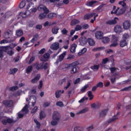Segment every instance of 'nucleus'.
Returning a JSON list of instances; mask_svg holds the SVG:
<instances>
[{
	"instance_id": "nucleus-14",
	"label": "nucleus",
	"mask_w": 131,
	"mask_h": 131,
	"mask_svg": "<svg viewBox=\"0 0 131 131\" xmlns=\"http://www.w3.org/2000/svg\"><path fill=\"white\" fill-rule=\"evenodd\" d=\"M37 9L40 11H43L44 12H49V11H50L49 9L43 5H39L37 7Z\"/></svg>"
},
{
	"instance_id": "nucleus-52",
	"label": "nucleus",
	"mask_w": 131,
	"mask_h": 131,
	"mask_svg": "<svg viewBox=\"0 0 131 131\" xmlns=\"http://www.w3.org/2000/svg\"><path fill=\"white\" fill-rule=\"evenodd\" d=\"M47 17L49 19H53L54 18V13H49L47 16Z\"/></svg>"
},
{
	"instance_id": "nucleus-35",
	"label": "nucleus",
	"mask_w": 131,
	"mask_h": 131,
	"mask_svg": "<svg viewBox=\"0 0 131 131\" xmlns=\"http://www.w3.org/2000/svg\"><path fill=\"white\" fill-rule=\"evenodd\" d=\"M122 1H120L119 2V5H121L123 8H125L126 7V4L125 3V2L127 0H122Z\"/></svg>"
},
{
	"instance_id": "nucleus-38",
	"label": "nucleus",
	"mask_w": 131,
	"mask_h": 131,
	"mask_svg": "<svg viewBox=\"0 0 131 131\" xmlns=\"http://www.w3.org/2000/svg\"><path fill=\"white\" fill-rule=\"evenodd\" d=\"M61 90H57L55 92V97L56 98H60L61 97Z\"/></svg>"
},
{
	"instance_id": "nucleus-30",
	"label": "nucleus",
	"mask_w": 131,
	"mask_h": 131,
	"mask_svg": "<svg viewBox=\"0 0 131 131\" xmlns=\"http://www.w3.org/2000/svg\"><path fill=\"white\" fill-rule=\"evenodd\" d=\"M29 100H34V101L32 102V106L34 107L35 106V103H36V97L35 96H32L30 98Z\"/></svg>"
},
{
	"instance_id": "nucleus-54",
	"label": "nucleus",
	"mask_w": 131,
	"mask_h": 131,
	"mask_svg": "<svg viewBox=\"0 0 131 131\" xmlns=\"http://www.w3.org/2000/svg\"><path fill=\"white\" fill-rule=\"evenodd\" d=\"M58 121H56V120L52 121L51 122V125H53V126H55V125H57V124H58Z\"/></svg>"
},
{
	"instance_id": "nucleus-40",
	"label": "nucleus",
	"mask_w": 131,
	"mask_h": 131,
	"mask_svg": "<svg viewBox=\"0 0 131 131\" xmlns=\"http://www.w3.org/2000/svg\"><path fill=\"white\" fill-rule=\"evenodd\" d=\"M32 69H33V68H32V66H29L26 69V73L28 74L30 73L31 71H32Z\"/></svg>"
},
{
	"instance_id": "nucleus-64",
	"label": "nucleus",
	"mask_w": 131,
	"mask_h": 131,
	"mask_svg": "<svg viewBox=\"0 0 131 131\" xmlns=\"http://www.w3.org/2000/svg\"><path fill=\"white\" fill-rule=\"evenodd\" d=\"M7 123H13V119H11V118H8L7 120Z\"/></svg>"
},
{
	"instance_id": "nucleus-13",
	"label": "nucleus",
	"mask_w": 131,
	"mask_h": 131,
	"mask_svg": "<svg viewBox=\"0 0 131 131\" xmlns=\"http://www.w3.org/2000/svg\"><path fill=\"white\" fill-rule=\"evenodd\" d=\"M50 13V10L48 11H44L43 12L40 13L39 15V19L40 20H42V19H45V18H47V16H48V14Z\"/></svg>"
},
{
	"instance_id": "nucleus-33",
	"label": "nucleus",
	"mask_w": 131,
	"mask_h": 131,
	"mask_svg": "<svg viewBox=\"0 0 131 131\" xmlns=\"http://www.w3.org/2000/svg\"><path fill=\"white\" fill-rule=\"evenodd\" d=\"M125 12V7H123L122 9H120V12H118L117 14V16H120V15H122Z\"/></svg>"
},
{
	"instance_id": "nucleus-43",
	"label": "nucleus",
	"mask_w": 131,
	"mask_h": 131,
	"mask_svg": "<svg viewBox=\"0 0 131 131\" xmlns=\"http://www.w3.org/2000/svg\"><path fill=\"white\" fill-rule=\"evenodd\" d=\"M38 34H36L35 36H34V37H33V38L31 40V42H34V41H36V40H37V39H38Z\"/></svg>"
},
{
	"instance_id": "nucleus-48",
	"label": "nucleus",
	"mask_w": 131,
	"mask_h": 131,
	"mask_svg": "<svg viewBox=\"0 0 131 131\" xmlns=\"http://www.w3.org/2000/svg\"><path fill=\"white\" fill-rule=\"evenodd\" d=\"M82 28V27H81V26L77 25L75 28V30L76 31H79V30H81Z\"/></svg>"
},
{
	"instance_id": "nucleus-56",
	"label": "nucleus",
	"mask_w": 131,
	"mask_h": 131,
	"mask_svg": "<svg viewBox=\"0 0 131 131\" xmlns=\"http://www.w3.org/2000/svg\"><path fill=\"white\" fill-rule=\"evenodd\" d=\"M86 52V48H84L83 49L81 50L80 52H79L78 54V55H80V54H84Z\"/></svg>"
},
{
	"instance_id": "nucleus-20",
	"label": "nucleus",
	"mask_w": 131,
	"mask_h": 131,
	"mask_svg": "<svg viewBox=\"0 0 131 131\" xmlns=\"http://www.w3.org/2000/svg\"><path fill=\"white\" fill-rule=\"evenodd\" d=\"M63 68H62V70H68L71 67V63L70 64H63L62 65Z\"/></svg>"
},
{
	"instance_id": "nucleus-46",
	"label": "nucleus",
	"mask_w": 131,
	"mask_h": 131,
	"mask_svg": "<svg viewBox=\"0 0 131 131\" xmlns=\"http://www.w3.org/2000/svg\"><path fill=\"white\" fill-rule=\"evenodd\" d=\"M75 58V57L74 56V55L68 54L67 60H73V59H74Z\"/></svg>"
},
{
	"instance_id": "nucleus-5",
	"label": "nucleus",
	"mask_w": 131,
	"mask_h": 131,
	"mask_svg": "<svg viewBox=\"0 0 131 131\" xmlns=\"http://www.w3.org/2000/svg\"><path fill=\"white\" fill-rule=\"evenodd\" d=\"M33 67L37 70H41L43 69V62H36L33 64Z\"/></svg>"
},
{
	"instance_id": "nucleus-3",
	"label": "nucleus",
	"mask_w": 131,
	"mask_h": 131,
	"mask_svg": "<svg viewBox=\"0 0 131 131\" xmlns=\"http://www.w3.org/2000/svg\"><path fill=\"white\" fill-rule=\"evenodd\" d=\"M3 104L6 108H12L14 107V101L11 100H5L3 101Z\"/></svg>"
},
{
	"instance_id": "nucleus-58",
	"label": "nucleus",
	"mask_w": 131,
	"mask_h": 131,
	"mask_svg": "<svg viewBox=\"0 0 131 131\" xmlns=\"http://www.w3.org/2000/svg\"><path fill=\"white\" fill-rule=\"evenodd\" d=\"M108 61H109V59H108V58H106L102 60V64H106Z\"/></svg>"
},
{
	"instance_id": "nucleus-2",
	"label": "nucleus",
	"mask_w": 131,
	"mask_h": 131,
	"mask_svg": "<svg viewBox=\"0 0 131 131\" xmlns=\"http://www.w3.org/2000/svg\"><path fill=\"white\" fill-rule=\"evenodd\" d=\"M78 65H79V62H78V61H75L72 63H71V74H74V73H77V72H78V67H77Z\"/></svg>"
},
{
	"instance_id": "nucleus-42",
	"label": "nucleus",
	"mask_w": 131,
	"mask_h": 131,
	"mask_svg": "<svg viewBox=\"0 0 131 131\" xmlns=\"http://www.w3.org/2000/svg\"><path fill=\"white\" fill-rule=\"evenodd\" d=\"M112 41H118V37L115 35H112Z\"/></svg>"
},
{
	"instance_id": "nucleus-8",
	"label": "nucleus",
	"mask_w": 131,
	"mask_h": 131,
	"mask_svg": "<svg viewBox=\"0 0 131 131\" xmlns=\"http://www.w3.org/2000/svg\"><path fill=\"white\" fill-rule=\"evenodd\" d=\"M123 28L125 29V30H128L130 28V21L129 20H125L123 23Z\"/></svg>"
},
{
	"instance_id": "nucleus-39",
	"label": "nucleus",
	"mask_w": 131,
	"mask_h": 131,
	"mask_svg": "<svg viewBox=\"0 0 131 131\" xmlns=\"http://www.w3.org/2000/svg\"><path fill=\"white\" fill-rule=\"evenodd\" d=\"M34 121L35 123L36 124V127L38 128V129H39L40 128V123L37 121V120L36 119H34Z\"/></svg>"
},
{
	"instance_id": "nucleus-22",
	"label": "nucleus",
	"mask_w": 131,
	"mask_h": 131,
	"mask_svg": "<svg viewBox=\"0 0 131 131\" xmlns=\"http://www.w3.org/2000/svg\"><path fill=\"white\" fill-rule=\"evenodd\" d=\"M24 34V33L23 32V31L22 30H17L16 31V35L18 36V37L22 36Z\"/></svg>"
},
{
	"instance_id": "nucleus-4",
	"label": "nucleus",
	"mask_w": 131,
	"mask_h": 131,
	"mask_svg": "<svg viewBox=\"0 0 131 131\" xmlns=\"http://www.w3.org/2000/svg\"><path fill=\"white\" fill-rule=\"evenodd\" d=\"M67 55V51H65L63 53H62L61 54H60L58 56V58L57 59L55 64H56V65H58L59 63L62 62V61L64 60V58H65Z\"/></svg>"
},
{
	"instance_id": "nucleus-51",
	"label": "nucleus",
	"mask_w": 131,
	"mask_h": 131,
	"mask_svg": "<svg viewBox=\"0 0 131 131\" xmlns=\"http://www.w3.org/2000/svg\"><path fill=\"white\" fill-rule=\"evenodd\" d=\"M56 106H59V107H63L64 106V104L62 101H58L56 102Z\"/></svg>"
},
{
	"instance_id": "nucleus-1",
	"label": "nucleus",
	"mask_w": 131,
	"mask_h": 131,
	"mask_svg": "<svg viewBox=\"0 0 131 131\" xmlns=\"http://www.w3.org/2000/svg\"><path fill=\"white\" fill-rule=\"evenodd\" d=\"M3 52L7 53L8 55H9V56H12L14 54L13 49L10 46H3L1 48L0 58H4V53Z\"/></svg>"
},
{
	"instance_id": "nucleus-60",
	"label": "nucleus",
	"mask_w": 131,
	"mask_h": 131,
	"mask_svg": "<svg viewBox=\"0 0 131 131\" xmlns=\"http://www.w3.org/2000/svg\"><path fill=\"white\" fill-rule=\"evenodd\" d=\"M104 49H105L104 47H98L95 49V51H102V50H104Z\"/></svg>"
},
{
	"instance_id": "nucleus-63",
	"label": "nucleus",
	"mask_w": 131,
	"mask_h": 131,
	"mask_svg": "<svg viewBox=\"0 0 131 131\" xmlns=\"http://www.w3.org/2000/svg\"><path fill=\"white\" fill-rule=\"evenodd\" d=\"M96 86L97 88H103V82H99L97 85Z\"/></svg>"
},
{
	"instance_id": "nucleus-61",
	"label": "nucleus",
	"mask_w": 131,
	"mask_h": 131,
	"mask_svg": "<svg viewBox=\"0 0 131 131\" xmlns=\"http://www.w3.org/2000/svg\"><path fill=\"white\" fill-rule=\"evenodd\" d=\"M37 106H35L31 111V113H35L37 111Z\"/></svg>"
},
{
	"instance_id": "nucleus-11",
	"label": "nucleus",
	"mask_w": 131,
	"mask_h": 131,
	"mask_svg": "<svg viewBox=\"0 0 131 131\" xmlns=\"http://www.w3.org/2000/svg\"><path fill=\"white\" fill-rule=\"evenodd\" d=\"M116 19L118 20L117 17H115L113 20H107L105 22V24H106V25H115L117 24V20H116Z\"/></svg>"
},
{
	"instance_id": "nucleus-6",
	"label": "nucleus",
	"mask_w": 131,
	"mask_h": 131,
	"mask_svg": "<svg viewBox=\"0 0 131 131\" xmlns=\"http://www.w3.org/2000/svg\"><path fill=\"white\" fill-rule=\"evenodd\" d=\"M53 120L56 121H59L61 119V115L57 112H54L52 117Z\"/></svg>"
},
{
	"instance_id": "nucleus-31",
	"label": "nucleus",
	"mask_w": 131,
	"mask_h": 131,
	"mask_svg": "<svg viewBox=\"0 0 131 131\" xmlns=\"http://www.w3.org/2000/svg\"><path fill=\"white\" fill-rule=\"evenodd\" d=\"M90 110L89 107H85L81 110L80 112L77 113V114H82V113H85V112H88Z\"/></svg>"
},
{
	"instance_id": "nucleus-29",
	"label": "nucleus",
	"mask_w": 131,
	"mask_h": 131,
	"mask_svg": "<svg viewBox=\"0 0 131 131\" xmlns=\"http://www.w3.org/2000/svg\"><path fill=\"white\" fill-rule=\"evenodd\" d=\"M87 42L89 43L90 46H95V41L94 40V39H93L91 38H89L88 39V42Z\"/></svg>"
},
{
	"instance_id": "nucleus-15",
	"label": "nucleus",
	"mask_w": 131,
	"mask_h": 131,
	"mask_svg": "<svg viewBox=\"0 0 131 131\" xmlns=\"http://www.w3.org/2000/svg\"><path fill=\"white\" fill-rule=\"evenodd\" d=\"M114 30L116 33H121L122 32V28L120 25H116L114 27Z\"/></svg>"
},
{
	"instance_id": "nucleus-37",
	"label": "nucleus",
	"mask_w": 131,
	"mask_h": 131,
	"mask_svg": "<svg viewBox=\"0 0 131 131\" xmlns=\"http://www.w3.org/2000/svg\"><path fill=\"white\" fill-rule=\"evenodd\" d=\"M122 38L124 40H126L129 38V34L128 33H125L123 35Z\"/></svg>"
},
{
	"instance_id": "nucleus-25",
	"label": "nucleus",
	"mask_w": 131,
	"mask_h": 131,
	"mask_svg": "<svg viewBox=\"0 0 131 131\" xmlns=\"http://www.w3.org/2000/svg\"><path fill=\"white\" fill-rule=\"evenodd\" d=\"M97 3L98 1H92L86 3V5L88 6V7H93V6L95 5V4H97Z\"/></svg>"
},
{
	"instance_id": "nucleus-57",
	"label": "nucleus",
	"mask_w": 131,
	"mask_h": 131,
	"mask_svg": "<svg viewBox=\"0 0 131 131\" xmlns=\"http://www.w3.org/2000/svg\"><path fill=\"white\" fill-rule=\"evenodd\" d=\"M61 33L63 34V35H65L66 34H67L68 33V30H66V29L64 28L62 31H61Z\"/></svg>"
},
{
	"instance_id": "nucleus-34",
	"label": "nucleus",
	"mask_w": 131,
	"mask_h": 131,
	"mask_svg": "<svg viewBox=\"0 0 131 131\" xmlns=\"http://www.w3.org/2000/svg\"><path fill=\"white\" fill-rule=\"evenodd\" d=\"M40 119H43L46 117V113L43 111H41L39 113Z\"/></svg>"
},
{
	"instance_id": "nucleus-44",
	"label": "nucleus",
	"mask_w": 131,
	"mask_h": 131,
	"mask_svg": "<svg viewBox=\"0 0 131 131\" xmlns=\"http://www.w3.org/2000/svg\"><path fill=\"white\" fill-rule=\"evenodd\" d=\"M18 89H19V88L17 86H13L10 87L9 88V90L11 92H15V91H16V90H18Z\"/></svg>"
},
{
	"instance_id": "nucleus-21",
	"label": "nucleus",
	"mask_w": 131,
	"mask_h": 131,
	"mask_svg": "<svg viewBox=\"0 0 131 131\" xmlns=\"http://www.w3.org/2000/svg\"><path fill=\"white\" fill-rule=\"evenodd\" d=\"M127 46V42L125 40H122L120 42V46L121 48H123L125 46Z\"/></svg>"
},
{
	"instance_id": "nucleus-41",
	"label": "nucleus",
	"mask_w": 131,
	"mask_h": 131,
	"mask_svg": "<svg viewBox=\"0 0 131 131\" xmlns=\"http://www.w3.org/2000/svg\"><path fill=\"white\" fill-rule=\"evenodd\" d=\"M129 91H131V87L130 85L128 86V87H126L125 88H123V89L121 90V92H129Z\"/></svg>"
},
{
	"instance_id": "nucleus-9",
	"label": "nucleus",
	"mask_w": 131,
	"mask_h": 131,
	"mask_svg": "<svg viewBox=\"0 0 131 131\" xmlns=\"http://www.w3.org/2000/svg\"><path fill=\"white\" fill-rule=\"evenodd\" d=\"M50 49L53 50V51H57L58 49H60V43L58 42L53 43L51 46Z\"/></svg>"
},
{
	"instance_id": "nucleus-26",
	"label": "nucleus",
	"mask_w": 131,
	"mask_h": 131,
	"mask_svg": "<svg viewBox=\"0 0 131 131\" xmlns=\"http://www.w3.org/2000/svg\"><path fill=\"white\" fill-rule=\"evenodd\" d=\"M59 28L57 27H54L52 29V32L53 34H57L58 33V31H59Z\"/></svg>"
},
{
	"instance_id": "nucleus-23",
	"label": "nucleus",
	"mask_w": 131,
	"mask_h": 131,
	"mask_svg": "<svg viewBox=\"0 0 131 131\" xmlns=\"http://www.w3.org/2000/svg\"><path fill=\"white\" fill-rule=\"evenodd\" d=\"M21 112H25V114H27L29 112V110H28V104H26L21 110Z\"/></svg>"
},
{
	"instance_id": "nucleus-7",
	"label": "nucleus",
	"mask_w": 131,
	"mask_h": 131,
	"mask_svg": "<svg viewBox=\"0 0 131 131\" xmlns=\"http://www.w3.org/2000/svg\"><path fill=\"white\" fill-rule=\"evenodd\" d=\"M13 35V30H8L6 32L4 33V38H6V39H8V38H10L11 36Z\"/></svg>"
},
{
	"instance_id": "nucleus-10",
	"label": "nucleus",
	"mask_w": 131,
	"mask_h": 131,
	"mask_svg": "<svg viewBox=\"0 0 131 131\" xmlns=\"http://www.w3.org/2000/svg\"><path fill=\"white\" fill-rule=\"evenodd\" d=\"M79 41L81 46H84L88 43V39H86V38L84 36L81 37L79 39Z\"/></svg>"
},
{
	"instance_id": "nucleus-59",
	"label": "nucleus",
	"mask_w": 131,
	"mask_h": 131,
	"mask_svg": "<svg viewBox=\"0 0 131 131\" xmlns=\"http://www.w3.org/2000/svg\"><path fill=\"white\" fill-rule=\"evenodd\" d=\"M43 58L44 59H49L50 58V54L49 53H45L43 56Z\"/></svg>"
},
{
	"instance_id": "nucleus-47",
	"label": "nucleus",
	"mask_w": 131,
	"mask_h": 131,
	"mask_svg": "<svg viewBox=\"0 0 131 131\" xmlns=\"http://www.w3.org/2000/svg\"><path fill=\"white\" fill-rule=\"evenodd\" d=\"M83 128L81 126H77L75 127L74 130V131H82L83 130Z\"/></svg>"
},
{
	"instance_id": "nucleus-24",
	"label": "nucleus",
	"mask_w": 131,
	"mask_h": 131,
	"mask_svg": "<svg viewBox=\"0 0 131 131\" xmlns=\"http://www.w3.org/2000/svg\"><path fill=\"white\" fill-rule=\"evenodd\" d=\"M108 112V110H104L100 112L99 117H104L106 116L107 113Z\"/></svg>"
},
{
	"instance_id": "nucleus-18",
	"label": "nucleus",
	"mask_w": 131,
	"mask_h": 131,
	"mask_svg": "<svg viewBox=\"0 0 131 131\" xmlns=\"http://www.w3.org/2000/svg\"><path fill=\"white\" fill-rule=\"evenodd\" d=\"M76 48H77V45L73 43L70 49V52L72 53V54H74V53H75V50H76Z\"/></svg>"
},
{
	"instance_id": "nucleus-49",
	"label": "nucleus",
	"mask_w": 131,
	"mask_h": 131,
	"mask_svg": "<svg viewBox=\"0 0 131 131\" xmlns=\"http://www.w3.org/2000/svg\"><path fill=\"white\" fill-rule=\"evenodd\" d=\"M71 82H72V81L71 80H70L68 81V83L67 84V86L65 87L64 89L67 90L70 85H71Z\"/></svg>"
},
{
	"instance_id": "nucleus-28",
	"label": "nucleus",
	"mask_w": 131,
	"mask_h": 131,
	"mask_svg": "<svg viewBox=\"0 0 131 131\" xmlns=\"http://www.w3.org/2000/svg\"><path fill=\"white\" fill-rule=\"evenodd\" d=\"M112 44L110 45V48H116L118 46V41H111Z\"/></svg>"
},
{
	"instance_id": "nucleus-17",
	"label": "nucleus",
	"mask_w": 131,
	"mask_h": 131,
	"mask_svg": "<svg viewBox=\"0 0 131 131\" xmlns=\"http://www.w3.org/2000/svg\"><path fill=\"white\" fill-rule=\"evenodd\" d=\"M95 15H96V13H91L85 15L84 18L85 20H89V19H91V18H93V17L95 16Z\"/></svg>"
},
{
	"instance_id": "nucleus-16",
	"label": "nucleus",
	"mask_w": 131,
	"mask_h": 131,
	"mask_svg": "<svg viewBox=\"0 0 131 131\" xmlns=\"http://www.w3.org/2000/svg\"><path fill=\"white\" fill-rule=\"evenodd\" d=\"M40 79V74H38L36 77L31 80V83H36Z\"/></svg>"
},
{
	"instance_id": "nucleus-55",
	"label": "nucleus",
	"mask_w": 131,
	"mask_h": 131,
	"mask_svg": "<svg viewBox=\"0 0 131 131\" xmlns=\"http://www.w3.org/2000/svg\"><path fill=\"white\" fill-rule=\"evenodd\" d=\"M49 66H50L49 65V63L48 62L45 63V65L43 66V68L44 70H47V69L49 68Z\"/></svg>"
},
{
	"instance_id": "nucleus-62",
	"label": "nucleus",
	"mask_w": 131,
	"mask_h": 131,
	"mask_svg": "<svg viewBox=\"0 0 131 131\" xmlns=\"http://www.w3.org/2000/svg\"><path fill=\"white\" fill-rule=\"evenodd\" d=\"M89 27V26L88 24H84L82 26V28L83 29H88Z\"/></svg>"
},
{
	"instance_id": "nucleus-53",
	"label": "nucleus",
	"mask_w": 131,
	"mask_h": 131,
	"mask_svg": "<svg viewBox=\"0 0 131 131\" xmlns=\"http://www.w3.org/2000/svg\"><path fill=\"white\" fill-rule=\"evenodd\" d=\"M88 88H89V85H85L81 89V92L82 93H84V92H85V90H86Z\"/></svg>"
},
{
	"instance_id": "nucleus-36",
	"label": "nucleus",
	"mask_w": 131,
	"mask_h": 131,
	"mask_svg": "<svg viewBox=\"0 0 131 131\" xmlns=\"http://www.w3.org/2000/svg\"><path fill=\"white\" fill-rule=\"evenodd\" d=\"M118 119V117H115V116H114L113 118L108 120V123H111V122H114V121H116V120H117Z\"/></svg>"
},
{
	"instance_id": "nucleus-27",
	"label": "nucleus",
	"mask_w": 131,
	"mask_h": 131,
	"mask_svg": "<svg viewBox=\"0 0 131 131\" xmlns=\"http://www.w3.org/2000/svg\"><path fill=\"white\" fill-rule=\"evenodd\" d=\"M79 23V21L78 19H73L71 22V26H74V25H76V24H78Z\"/></svg>"
},
{
	"instance_id": "nucleus-45",
	"label": "nucleus",
	"mask_w": 131,
	"mask_h": 131,
	"mask_svg": "<svg viewBox=\"0 0 131 131\" xmlns=\"http://www.w3.org/2000/svg\"><path fill=\"white\" fill-rule=\"evenodd\" d=\"M18 71V69L14 68V69H10V73H9L10 74H15L16 72Z\"/></svg>"
},
{
	"instance_id": "nucleus-12",
	"label": "nucleus",
	"mask_w": 131,
	"mask_h": 131,
	"mask_svg": "<svg viewBox=\"0 0 131 131\" xmlns=\"http://www.w3.org/2000/svg\"><path fill=\"white\" fill-rule=\"evenodd\" d=\"M103 36H104V33L101 31H98L95 33V37L97 39H102Z\"/></svg>"
},
{
	"instance_id": "nucleus-19",
	"label": "nucleus",
	"mask_w": 131,
	"mask_h": 131,
	"mask_svg": "<svg viewBox=\"0 0 131 131\" xmlns=\"http://www.w3.org/2000/svg\"><path fill=\"white\" fill-rule=\"evenodd\" d=\"M100 107H101V103H94L91 104V108H93V109H99Z\"/></svg>"
},
{
	"instance_id": "nucleus-50",
	"label": "nucleus",
	"mask_w": 131,
	"mask_h": 131,
	"mask_svg": "<svg viewBox=\"0 0 131 131\" xmlns=\"http://www.w3.org/2000/svg\"><path fill=\"white\" fill-rule=\"evenodd\" d=\"M20 9H23V8H24L25 7V2L23 1L21 2L19 6Z\"/></svg>"
},
{
	"instance_id": "nucleus-32",
	"label": "nucleus",
	"mask_w": 131,
	"mask_h": 131,
	"mask_svg": "<svg viewBox=\"0 0 131 131\" xmlns=\"http://www.w3.org/2000/svg\"><path fill=\"white\" fill-rule=\"evenodd\" d=\"M110 41V39L108 37H102V42L103 43H108Z\"/></svg>"
}]
</instances>
